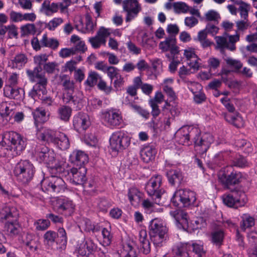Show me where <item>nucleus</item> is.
I'll return each instance as SVG.
<instances>
[{
    "mask_svg": "<svg viewBox=\"0 0 257 257\" xmlns=\"http://www.w3.org/2000/svg\"><path fill=\"white\" fill-rule=\"evenodd\" d=\"M170 214L175 218L176 223L181 224L183 228L188 226V214L184 210L176 209L171 211Z\"/></svg>",
    "mask_w": 257,
    "mask_h": 257,
    "instance_id": "nucleus-28",
    "label": "nucleus"
},
{
    "mask_svg": "<svg viewBox=\"0 0 257 257\" xmlns=\"http://www.w3.org/2000/svg\"><path fill=\"white\" fill-rule=\"evenodd\" d=\"M149 234L164 233L168 232V229L165 222L160 218H156L152 219L149 226Z\"/></svg>",
    "mask_w": 257,
    "mask_h": 257,
    "instance_id": "nucleus-23",
    "label": "nucleus"
},
{
    "mask_svg": "<svg viewBox=\"0 0 257 257\" xmlns=\"http://www.w3.org/2000/svg\"><path fill=\"white\" fill-rule=\"evenodd\" d=\"M101 76L97 72L91 71L89 72L86 80L84 82V84L90 87H93L95 85H97Z\"/></svg>",
    "mask_w": 257,
    "mask_h": 257,
    "instance_id": "nucleus-42",
    "label": "nucleus"
},
{
    "mask_svg": "<svg viewBox=\"0 0 257 257\" xmlns=\"http://www.w3.org/2000/svg\"><path fill=\"white\" fill-rule=\"evenodd\" d=\"M35 124L38 129V125L46 121V111L42 108H37L33 112Z\"/></svg>",
    "mask_w": 257,
    "mask_h": 257,
    "instance_id": "nucleus-37",
    "label": "nucleus"
},
{
    "mask_svg": "<svg viewBox=\"0 0 257 257\" xmlns=\"http://www.w3.org/2000/svg\"><path fill=\"white\" fill-rule=\"evenodd\" d=\"M161 176H157L155 178H151L145 187L148 195L155 200L157 204H159V201L158 202L157 199H160L162 195L161 190L159 189L161 186Z\"/></svg>",
    "mask_w": 257,
    "mask_h": 257,
    "instance_id": "nucleus-13",
    "label": "nucleus"
},
{
    "mask_svg": "<svg viewBox=\"0 0 257 257\" xmlns=\"http://www.w3.org/2000/svg\"><path fill=\"white\" fill-rule=\"evenodd\" d=\"M57 175L52 174L41 181L42 186L46 188V190L56 194L64 192L66 188L65 182Z\"/></svg>",
    "mask_w": 257,
    "mask_h": 257,
    "instance_id": "nucleus-10",
    "label": "nucleus"
},
{
    "mask_svg": "<svg viewBox=\"0 0 257 257\" xmlns=\"http://www.w3.org/2000/svg\"><path fill=\"white\" fill-rule=\"evenodd\" d=\"M150 238L156 247H160L163 245L164 243L168 238V232L150 234Z\"/></svg>",
    "mask_w": 257,
    "mask_h": 257,
    "instance_id": "nucleus-38",
    "label": "nucleus"
},
{
    "mask_svg": "<svg viewBox=\"0 0 257 257\" xmlns=\"http://www.w3.org/2000/svg\"><path fill=\"white\" fill-rule=\"evenodd\" d=\"M196 200L194 192L187 189H180L175 192L171 201L175 206L187 207L194 205Z\"/></svg>",
    "mask_w": 257,
    "mask_h": 257,
    "instance_id": "nucleus-7",
    "label": "nucleus"
},
{
    "mask_svg": "<svg viewBox=\"0 0 257 257\" xmlns=\"http://www.w3.org/2000/svg\"><path fill=\"white\" fill-rule=\"evenodd\" d=\"M232 164L234 166L242 168L247 166L248 163L244 157L239 156L233 159Z\"/></svg>",
    "mask_w": 257,
    "mask_h": 257,
    "instance_id": "nucleus-57",
    "label": "nucleus"
},
{
    "mask_svg": "<svg viewBox=\"0 0 257 257\" xmlns=\"http://www.w3.org/2000/svg\"><path fill=\"white\" fill-rule=\"evenodd\" d=\"M157 153V150L153 146H149L145 147L141 152V157L144 162L148 163L154 159Z\"/></svg>",
    "mask_w": 257,
    "mask_h": 257,
    "instance_id": "nucleus-31",
    "label": "nucleus"
},
{
    "mask_svg": "<svg viewBox=\"0 0 257 257\" xmlns=\"http://www.w3.org/2000/svg\"><path fill=\"white\" fill-rule=\"evenodd\" d=\"M235 2L237 3V5H240L239 7V11L241 18L245 20L247 19L248 12V7L249 5L243 1H236Z\"/></svg>",
    "mask_w": 257,
    "mask_h": 257,
    "instance_id": "nucleus-53",
    "label": "nucleus"
},
{
    "mask_svg": "<svg viewBox=\"0 0 257 257\" xmlns=\"http://www.w3.org/2000/svg\"><path fill=\"white\" fill-rule=\"evenodd\" d=\"M73 125L77 132L86 130L90 125L88 115L84 112H78L73 117Z\"/></svg>",
    "mask_w": 257,
    "mask_h": 257,
    "instance_id": "nucleus-18",
    "label": "nucleus"
},
{
    "mask_svg": "<svg viewBox=\"0 0 257 257\" xmlns=\"http://www.w3.org/2000/svg\"><path fill=\"white\" fill-rule=\"evenodd\" d=\"M34 225L37 230H45L50 226V222L48 219H38Z\"/></svg>",
    "mask_w": 257,
    "mask_h": 257,
    "instance_id": "nucleus-54",
    "label": "nucleus"
},
{
    "mask_svg": "<svg viewBox=\"0 0 257 257\" xmlns=\"http://www.w3.org/2000/svg\"><path fill=\"white\" fill-rule=\"evenodd\" d=\"M199 130L196 127H184L177 132L178 142L183 145L189 146L193 141L196 134H198Z\"/></svg>",
    "mask_w": 257,
    "mask_h": 257,
    "instance_id": "nucleus-14",
    "label": "nucleus"
},
{
    "mask_svg": "<svg viewBox=\"0 0 257 257\" xmlns=\"http://www.w3.org/2000/svg\"><path fill=\"white\" fill-rule=\"evenodd\" d=\"M23 242L32 251H35L38 249L39 241L33 234L28 233Z\"/></svg>",
    "mask_w": 257,
    "mask_h": 257,
    "instance_id": "nucleus-33",
    "label": "nucleus"
},
{
    "mask_svg": "<svg viewBox=\"0 0 257 257\" xmlns=\"http://www.w3.org/2000/svg\"><path fill=\"white\" fill-rule=\"evenodd\" d=\"M242 174L240 172L233 170L232 167L224 168L218 175V179L224 188L233 190L235 185L241 181Z\"/></svg>",
    "mask_w": 257,
    "mask_h": 257,
    "instance_id": "nucleus-5",
    "label": "nucleus"
},
{
    "mask_svg": "<svg viewBox=\"0 0 257 257\" xmlns=\"http://www.w3.org/2000/svg\"><path fill=\"white\" fill-rule=\"evenodd\" d=\"M173 8L175 12L180 13L181 12L185 13L189 10L188 6L183 2H177L173 4Z\"/></svg>",
    "mask_w": 257,
    "mask_h": 257,
    "instance_id": "nucleus-55",
    "label": "nucleus"
},
{
    "mask_svg": "<svg viewBox=\"0 0 257 257\" xmlns=\"http://www.w3.org/2000/svg\"><path fill=\"white\" fill-rule=\"evenodd\" d=\"M237 32H243L246 30L250 26V23L248 19H244L243 20L238 21L236 22Z\"/></svg>",
    "mask_w": 257,
    "mask_h": 257,
    "instance_id": "nucleus-60",
    "label": "nucleus"
},
{
    "mask_svg": "<svg viewBox=\"0 0 257 257\" xmlns=\"http://www.w3.org/2000/svg\"><path fill=\"white\" fill-rule=\"evenodd\" d=\"M38 130L37 136L39 140L48 144L56 142L58 133L46 127H41Z\"/></svg>",
    "mask_w": 257,
    "mask_h": 257,
    "instance_id": "nucleus-22",
    "label": "nucleus"
},
{
    "mask_svg": "<svg viewBox=\"0 0 257 257\" xmlns=\"http://www.w3.org/2000/svg\"><path fill=\"white\" fill-rule=\"evenodd\" d=\"M139 240L141 243V250L145 254L150 252V242L147 239V234L145 230H141L139 233Z\"/></svg>",
    "mask_w": 257,
    "mask_h": 257,
    "instance_id": "nucleus-30",
    "label": "nucleus"
},
{
    "mask_svg": "<svg viewBox=\"0 0 257 257\" xmlns=\"http://www.w3.org/2000/svg\"><path fill=\"white\" fill-rule=\"evenodd\" d=\"M41 44L42 47H49L52 49H56L59 45L58 41L54 38H48L46 34L43 35L41 40Z\"/></svg>",
    "mask_w": 257,
    "mask_h": 257,
    "instance_id": "nucleus-41",
    "label": "nucleus"
},
{
    "mask_svg": "<svg viewBox=\"0 0 257 257\" xmlns=\"http://www.w3.org/2000/svg\"><path fill=\"white\" fill-rule=\"evenodd\" d=\"M59 79L62 82V84L64 87L63 102L66 104L75 105L78 102V100L77 97L73 95L74 92V82L70 81L68 76L66 74L60 75Z\"/></svg>",
    "mask_w": 257,
    "mask_h": 257,
    "instance_id": "nucleus-8",
    "label": "nucleus"
},
{
    "mask_svg": "<svg viewBox=\"0 0 257 257\" xmlns=\"http://www.w3.org/2000/svg\"><path fill=\"white\" fill-rule=\"evenodd\" d=\"M122 4L123 11L127 13L126 22L131 21L141 11V7L137 0H124Z\"/></svg>",
    "mask_w": 257,
    "mask_h": 257,
    "instance_id": "nucleus-15",
    "label": "nucleus"
},
{
    "mask_svg": "<svg viewBox=\"0 0 257 257\" xmlns=\"http://www.w3.org/2000/svg\"><path fill=\"white\" fill-rule=\"evenodd\" d=\"M58 117L64 121H69L72 113V109L70 107L66 105H62L58 108Z\"/></svg>",
    "mask_w": 257,
    "mask_h": 257,
    "instance_id": "nucleus-40",
    "label": "nucleus"
},
{
    "mask_svg": "<svg viewBox=\"0 0 257 257\" xmlns=\"http://www.w3.org/2000/svg\"><path fill=\"white\" fill-rule=\"evenodd\" d=\"M56 142L53 144L62 150H65L69 148L70 146L69 141L67 136L64 133L58 132L56 137Z\"/></svg>",
    "mask_w": 257,
    "mask_h": 257,
    "instance_id": "nucleus-32",
    "label": "nucleus"
},
{
    "mask_svg": "<svg viewBox=\"0 0 257 257\" xmlns=\"http://www.w3.org/2000/svg\"><path fill=\"white\" fill-rule=\"evenodd\" d=\"M48 59V56L46 54L35 56L34 58V62L37 65L33 70H35L37 72L42 71V65H44Z\"/></svg>",
    "mask_w": 257,
    "mask_h": 257,
    "instance_id": "nucleus-47",
    "label": "nucleus"
},
{
    "mask_svg": "<svg viewBox=\"0 0 257 257\" xmlns=\"http://www.w3.org/2000/svg\"><path fill=\"white\" fill-rule=\"evenodd\" d=\"M58 10V5L56 3H53L50 5L49 1H45L42 5L41 11L46 15L49 16L57 12Z\"/></svg>",
    "mask_w": 257,
    "mask_h": 257,
    "instance_id": "nucleus-34",
    "label": "nucleus"
},
{
    "mask_svg": "<svg viewBox=\"0 0 257 257\" xmlns=\"http://www.w3.org/2000/svg\"><path fill=\"white\" fill-rule=\"evenodd\" d=\"M159 48L163 52L170 51L171 54H179V47L176 45V40L174 36H170L166 38L165 40L161 42Z\"/></svg>",
    "mask_w": 257,
    "mask_h": 257,
    "instance_id": "nucleus-24",
    "label": "nucleus"
},
{
    "mask_svg": "<svg viewBox=\"0 0 257 257\" xmlns=\"http://www.w3.org/2000/svg\"><path fill=\"white\" fill-rule=\"evenodd\" d=\"M19 212L14 206H6L0 211V221L7 220L4 225V231L10 236L14 237L19 234L21 226L18 222Z\"/></svg>",
    "mask_w": 257,
    "mask_h": 257,
    "instance_id": "nucleus-2",
    "label": "nucleus"
},
{
    "mask_svg": "<svg viewBox=\"0 0 257 257\" xmlns=\"http://www.w3.org/2000/svg\"><path fill=\"white\" fill-rule=\"evenodd\" d=\"M104 73L107 74L111 81L119 74L118 73V69L111 66H108Z\"/></svg>",
    "mask_w": 257,
    "mask_h": 257,
    "instance_id": "nucleus-61",
    "label": "nucleus"
},
{
    "mask_svg": "<svg viewBox=\"0 0 257 257\" xmlns=\"http://www.w3.org/2000/svg\"><path fill=\"white\" fill-rule=\"evenodd\" d=\"M27 62V58L26 56L23 54H19L17 55L12 60L13 64L17 66H22L26 63Z\"/></svg>",
    "mask_w": 257,
    "mask_h": 257,
    "instance_id": "nucleus-59",
    "label": "nucleus"
},
{
    "mask_svg": "<svg viewBox=\"0 0 257 257\" xmlns=\"http://www.w3.org/2000/svg\"><path fill=\"white\" fill-rule=\"evenodd\" d=\"M87 169L85 166L73 167L70 170L71 174L70 180L75 185H81L87 180L86 174Z\"/></svg>",
    "mask_w": 257,
    "mask_h": 257,
    "instance_id": "nucleus-20",
    "label": "nucleus"
},
{
    "mask_svg": "<svg viewBox=\"0 0 257 257\" xmlns=\"http://www.w3.org/2000/svg\"><path fill=\"white\" fill-rule=\"evenodd\" d=\"M189 245L191 246L190 249L192 254L194 253L198 257H202L205 254V250L202 245L197 243L189 242Z\"/></svg>",
    "mask_w": 257,
    "mask_h": 257,
    "instance_id": "nucleus-50",
    "label": "nucleus"
},
{
    "mask_svg": "<svg viewBox=\"0 0 257 257\" xmlns=\"http://www.w3.org/2000/svg\"><path fill=\"white\" fill-rule=\"evenodd\" d=\"M75 205L68 198H60L57 201V211L65 216H71L74 212Z\"/></svg>",
    "mask_w": 257,
    "mask_h": 257,
    "instance_id": "nucleus-19",
    "label": "nucleus"
},
{
    "mask_svg": "<svg viewBox=\"0 0 257 257\" xmlns=\"http://www.w3.org/2000/svg\"><path fill=\"white\" fill-rule=\"evenodd\" d=\"M127 196L132 205L138 203L142 198V193L136 187H132L128 190Z\"/></svg>",
    "mask_w": 257,
    "mask_h": 257,
    "instance_id": "nucleus-36",
    "label": "nucleus"
},
{
    "mask_svg": "<svg viewBox=\"0 0 257 257\" xmlns=\"http://www.w3.org/2000/svg\"><path fill=\"white\" fill-rule=\"evenodd\" d=\"M35 169L29 160H21L15 166L13 170L14 175L18 181L23 184L30 182L34 176Z\"/></svg>",
    "mask_w": 257,
    "mask_h": 257,
    "instance_id": "nucleus-4",
    "label": "nucleus"
},
{
    "mask_svg": "<svg viewBox=\"0 0 257 257\" xmlns=\"http://www.w3.org/2000/svg\"><path fill=\"white\" fill-rule=\"evenodd\" d=\"M20 29L21 37L34 35L36 33V28L34 24H27L22 26Z\"/></svg>",
    "mask_w": 257,
    "mask_h": 257,
    "instance_id": "nucleus-46",
    "label": "nucleus"
},
{
    "mask_svg": "<svg viewBox=\"0 0 257 257\" xmlns=\"http://www.w3.org/2000/svg\"><path fill=\"white\" fill-rule=\"evenodd\" d=\"M97 86L98 89L104 92L107 94H109L112 89L111 86L107 85L106 82L103 80L102 77L98 82Z\"/></svg>",
    "mask_w": 257,
    "mask_h": 257,
    "instance_id": "nucleus-56",
    "label": "nucleus"
},
{
    "mask_svg": "<svg viewBox=\"0 0 257 257\" xmlns=\"http://www.w3.org/2000/svg\"><path fill=\"white\" fill-rule=\"evenodd\" d=\"M56 232L53 230H48L44 234V242L48 246H52L55 242L56 243Z\"/></svg>",
    "mask_w": 257,
    "mask_h": 257,
    "instance_id": "nucleus-45",
    "label": "nucleus"
},
{
    "mask_svg": "<svg viewBox=\"0 0 257 257\" xmlns=\"http://www.w3.org/2000/svg\"><path fill=\"white\" fill-rule=\"evenodd\" d=\"M230 193L222 196L224 204L229 207L237 208L243 206L247 202V197L245 192L238 186H235Z\"/></svg>",
    "mask_w": 257,
    "mask_h": 257,
    "instance_id": "nucleus-6",
    "label": "nucleus"
},
{
    "mask_svg": "<svg viewBox=\"0 0 257 257\" xmlns=\"http://www.w3.org/2000/svg\"><path fill=\"white\" fill-rule=\"evenodd\" d=\"M195 151L197 154L203 156L213 142V137L209 133L201 134L199 130L198 134H196L193 140Z\"/></svg>",
    "mask_w": 257,
    "mask_h": 257,
    "instance_id": "nucleus-9",
    "label": "nucleus"
},
{
    "mask_svg": "<svg viewBox=\"0 0 257 257\" xmlns=\"http://www.w3.org/2000/svg\"><path fill=\"white\" fill-rule=\"evenodd\" d=\"M63 22V20L61 18H55L48 23L46 24V27L51 31H53L59 25Z\"/></svg>",
    "mask_w": 257,
    "mask_h": 257,
    "instance_id": "nucleus-58",
    "label": "nucleus"
},
{
    "mask_svg": "<svg viewBox=\"0 0 257 257\" xmlns=\"http://www.w3.org/2000/svg\"><path fill=\"white\" fill-rule=\"evenodd\" d=\"M184 55L186 59L189 61L198 57L197 55L195 54L194 49L191 48L185 49L184 50Z\"/></svg>",
    "mask_w": 257,
    "mask_h": 257,
    "instance_id": "nucleus-64",
    "label": "nucleus"
},
{
    "mask_svg": "<svg viewBox=\"0 0 257 257\" xmlns=\"http://www.w3.org/2000/svg\"><path fill=\"white\" fill-rule=\"evenodd\" d=\"M56 243L62 246H66L67 242V236L65 230L63 228L60 227L56 232Z\"/></svg>",
    "mask_w": 257,
    "mask_h": 257,
    "instance_id": "nucleus-43",
    "label": "nucleus"
},
{
    "mask_svg": "<svg viewBox=\"0 0 257 257\" xmlns=\"http://www.w3.org/2000/svg\"><path fill=\"white\" fill-rule=\"evenodd\" d=\"M224 118L228 122L232 124L236 127L242 126V119L240 115L237 113L235 115L230 113H223Z\"/></svg>",
    "mask_w": 257,
    "mask_h": 257,
    "instance_id": "nucleus-35",
    "label": "nucleus"
},
{
    "mask_svg": "<svg viewBox=\"0 0 257 257\" xmlns=\"http://www.w3.org/2000/svg\"><path fill=\"white\" fill-rule=\"evenodd\" d=\"M204 19L207 22H214L215 24L218 23L220 19L219 14L214 10H209L205 14Z\"/></svg>",
    "mask_w": 257,
    "mask_h": 257,
    "instance_id": "nucleus-49",
    "label": "nucleus"
},
{
    "mask_svg": "<svg viewBox=\"0 0 257 257\" xmlns=\"http://www.w3.org/2000/svg\"><path fill=\"white\" fill-rule=\"evenodd\" d=\"M109 29L103 27L99 28L94 37L89 38L88 41L91 46L94 49L99 48L101 45H105L106 42V38L110 35V32Z\"/></svg>",
    "mask_w": 257,
    "mask_h": 257,
    "instance_id": "nucleus-16",
    "label": "nucleus"
},
{
    "mask_svg": "<svg viewBox=\"0 0 257 257\" xmlns=\"http://www.w3.org/2000/svg\"><path fill=\"white\" fill-rule=\"evenodd\" d=\"M110 146L112 151H121L130 144V138L123 132L113 133L109 139Z\"/></svg>",
    "mask_w": 257,
    "mask_h": 257,
    "instance_id": "nucleus-11",
    "label": "nucleus"
},
{
    "mask_svg": "<svg viewBox=\"0 0 257 257\" xmlns=\"http://www.w3.org/2000/svg\"><path fill=\"white\" fill-rule=\"evenodd\" d=\"M211 242L216 246H220L223 243L224 233L221 229L215 230L211 232Z\"/></svg>",
    "mask_w": 257,
    "mask_h": 257,
    "instance_id": "nucleus-39",
    "label": "nucleus"
},
{
    "mask_svg": "<svg viewBox=\"0 0 257 257\" xmlns=\"http://www.w3.org/2000/svg\"><path fill=\"white\" fill-rule=\"evenodd\" d=\"M104 115V121L107 125L110 128H115L123 122L122 117L119 111L115 110H109L105 112Z\"/></svg>",
    "mask_w": 257,
    "mask_h": 257,
    "instance_id": "nucleus-17",
    "label": "nucleus"
},
{
    "mask_svg": "<svg viewBox=\"0 0 257 257\" xmlns=\"http://www.w3.org/2000/svg\"><path fill=\"white\" fill-rule=\"evenodd\" d=\"M0 144L7 150L13 151V155H19L26 146V139L15 132L6 133Z\"/></svg>",
    "mask_w": 257,
    "mask_h": 257,
    "instance_id": "nucleus-3",
    "label": "nucleus"
},
{
    "mask_svg": "<svg viewBox=\"0 0 257 257\" xmlns=\"http://www.w3.org/2000/svg\"><path fill=\"white\" fill-rule=\"evenodd\" d=\"M70 161L76 167L84 166L88 162V157L82 151H74L69 157Z\"/></svg>",
    "mask_w": 257,
    "mask_h": 257,
    "instance_id": "nucleus-25",
    "label": "nucleus"
},
{
    "mask_svg": "<svg viewBox=\"0 0 257 257\" xmlns=\"http://www.w3.org/2000/svg\"><path fill=\"white\" fill-rule=\"evenodd\" d=\"M241 218L240 226L243 230L251 227L255 224L254 218L247 214H243Z\"/></svg>",
    "mask_w": 257,
    "mask_h": 257,
    "instance_id": "nucleus-44",
    "label": "nucleus"
},
{
    "mask_svg": "<svg viewBox=\"0 0 257 257\" xmlns=\"http://www.w3.org/2000/svg\"><path fill=\"white\" fill-rule=\"evenodd\" d=\"M189 242H179L172 247V252L175 257H191L192 251Z\"/></svg>",
    "mask_w": 257,
    "mask_h": 257,
    "instance_id": "nucleus-21",
    "label": "nucleus"
},
{
    "mask_svg": "<svg viewBox=\"0 0 257 257\" xmlns=\"http://www.w3.org/2000/svg\"><path fill=\"white\" fill-rule=\"evenodd\" d=\"M83 187V191L86 194L92 195L95 190V183L93 181L90 180L89 182H84L83 184H81Z\"/></svg>",
    "mask_w": 257,
    "mask_h": 257,
    "instance_id": "nucleus-52",
    "label": "nucleus"
},
{
    "mask_svg": "<svg viewBox=\"0 0 257 257\" xmlns=\"http://www.w3.org/2000/svg\"><path fill=\"white\" fill-rule=\"evenodd\" d=\"M35 153L37 160L46 164L52 174H61L63 172L62 162L56 158L53 151L44 145H39L35 148Z\"/></svg>",
    "mask_w": 257,
    "mask_h": 257,
    "instance_id": "nucleus-1",
    "label": "nucleus"
},
{
    "mask_svg": "<svg viewBox=\"0 0 257 257\" xmlns=\"http://www.w3.org/2000/svg\"><path fill=\"white\" fill-rule=\"evenodd\" d=\"M241 144L240 147L242 148V150L245 154L249 155L252 152L253 148L249 142H247L245 140H241Z\"/></svg>",
    "mask_w": 257,
    "mask_h": 257,
    "instance_id": "nucleus-63",
    "label": "nucleus"
},
{
    "mask_svg": "<svg viewBox=\"0 0 257 257\" xmlns=\"http://www.w3.org/2000/svg\"><path fill=\"white\" fill-rule=\"evenodd\" d=\"M129 104L130 106L136 112H138L140 115L142 116L143 117L147 119L150 116V113L147 110L143 108L140 106L133 104L130 102L127 103Z\"/></svg>",
    "mask_w": 257,
    "mask_h": 257,
    "instance_id": "nucleus-51",
    "label": "nucleus"
},
{
    "mask_svg": "<svg viewBox=\"0 0 257 257\" xmlns=\"http://www.w3.org/2000/svg\"><path fill=\"white\" fill-rule=\"evenodd\" d=\"M123 250L126 253L124 257H138L137 249L133 242L124 245Z\"/></svg>",
    "mask_w": 257,
    "mask_h": 257,
    "instance_id": "nucleus-48",
    "label": "nucleus"
},
{
    "mask_svg": "<svg viewBox=\"0 0 257 257\" xmlns=\"http://www.w3.org/2000/svg\"><path fill=\"white\" fill-rule=\"evenodd\" d=\"M97 246L91 239H87L85 243L81 244L78 249L79 253L82 255H88L89 253L96 251L97 249Z\"/></svg>",
    "mask_w": 257,
    "mask_h": 257,
    "instance_id": "nucleus-29",
    "label": "nucleus"
},
{
    "mask_svg": "<svg viewBox=\"0 0 257 257\" xmlns=\"http://www.w3.org/2000/svg\"><path fill=\"white\" fill-rule=\"evenodd\" d=\"M27 74L31 81L36 82L34 85L35 88L39 89L41 91L42 94H46L48 81L44 73H42V71L37 72L35 70H27Z\"/></svg>",
    "mask_w": 257,
    "mask_h": 257,
    "instance_id": "nucleus-12",
    "label": "nucleus"
},
{
    "mask_svg": "<svg viewBox=\"0 0 257 257\" xmlns=\"http://www.w3.org/2000/svg\"><path fill=\"white\" fill-rule=\"evenodd\" d=\"M168 181L172 185H179L183 180L184 176L180 170L171 169L166 172Z\"/></svg>",
    "mask_w": 257,
    "mask_h": 257,
    "instance_id": "nucleus-27",
    "label": "nucleus"
},
{
    "mask_svg": "<svg viewBox=\"0 0 257 257\" xmlns=\"http://www.w3.org/2000/svg\"><path fill=\"white\" fill-rule=\"evenodd\" d=\"M3 91L4 96L10 99L21 100L24 95L23 89L14 86L5 85Z\"/></svg>",
    "mask_w": 257,
    "mask_h": 257,
    "instance_id": "nucleus-26",
    "label": "nucleus"
},
{
    "mask_svg": "<svg viewBox=\"0 0 257 257\" xmlns=\"http://www.w3.org/2000/svg\"><path fill=\"white\" fill-rule=\"evenodd\" d=\"M58 64L56 62L45 63L43 65V69L47 73L52 74L54 72Z\"/></svg>",
    "mask_w": 257,
    "mask_h": 257,
    "instance_id": "nucleus-62",
    "label": "nucleus"
}]
</instances>
